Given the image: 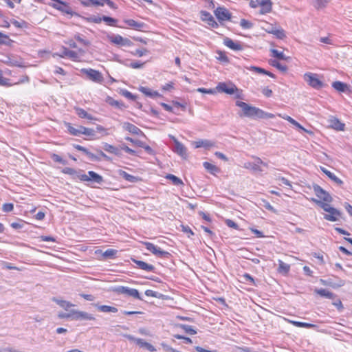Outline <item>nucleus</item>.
I'll use <instances>...</instances> for the list:
<instances>
[{"mask_svg": "<svg viewBox=\"0 0 352 352\" xmlns=\"http://www.w3.org/2000/svg\"><path fill=\"white\" fill-rule=\"evenodd\" d=\"M236 105L240 108H241L243 111V113H239V116H245L248 118H258V116H262V110L251 106L244 102L236 101Z\"/></svg>", "mask_w": 352, "mask_h": 352, "instance_id": "1", "label": "nucleus"}, {"mask_svg": "<svg viewBox=\"0 0 352 352\" xmlns=\"http://www.w3.org/2000/svg\"><path fill=\"white\" fill-rule=\"evenodd\" d=\"M318 77V74L310 72L304 74L305 81L316 89H319L324 85L323 82Z\"/></svg>", "mask_w": 352, "mask_h": 352, "instance_id": "2", "label": "nucleus"}, {"mask_svg": "<svg viewBox=\"0 0 352 352\" xmlns=\"http://www.w3.org/2000/svg\"><path fill=\"white\" fill-rule=\"evenodd\" d=\"M216 91L221 93H226L227 94H234L239 91L238 88L235 85L229 82H219L215 88Z\"/></svg>", "mask_w": 352, "mask_h": 352, "instance_id": "3", "label": "nucleus"}, {"mask_svg": "<svg viewBox=\"0 0 352 352\" xmlns=\"http://www.w3.org/2000/svg\"><path fill=\"white\" fill-rule=\"evenodd\" d=\"M81 72L86 74L87 78L97 83H102L104 78L102 74L93 69H82Z\"/></svg>", "mask_w": 352, "mask_h": 352, "instance_id": "4", "label": "nucleus"}, {"mask_svg": "<svg viewBox=\"0 0 352 352\" xmlns=\"http://www.w3.org/2000/svg\"><path fill=\"white\" fill-rule=\"evenodd\" d=\"M115 291L118 294H126L135 298L142 300L138 291L135 289L129 288L124 286H119L116 288Z\"/></svg>", "mask_w": 352, "mask_h": 352, "instance_id": "5", "label": "nucleus"}, {"mask_svg": "<svg viewBox=\"0 0 352 352\" xmlns=\"http://www.w3.org/2000/svg\"><path fill=\"white\" fill-rule=\"evenodd\" d=\"M214 14L219 21H229L231 19V13L223 7H218L214 10Z\"/></svg>", "mask_w": 352, "mask_h": 352, "instance_id": "6", "label": "nucleus"}, {"mask_svg": "<svg viewBox=\"0 0 352 352\" xmlns=\"http://www.w3.org/2000/svg\"><path fill=\"white\" fill-rule=\"evenodd\" d=\"M314 190L319 199L323 200L325 202H331V196L327 192L323 190L320 186L318 185L314 186Z\"/></svg>", "mask_w": 352, "mask_h": 352, "instance_id": "7", "label": "nucleus"}, {"mask_svg": "<svg viewBox=\"0 0 352 352\" xmlns=\"http://www.w3.org/2000/svg\"><path fill=\"white\" fill-rule=\"evenodd\" d=\"M261 164L265 165V164L259 157H256L254 162H245L243 165V167L245 168L252 170L254 172H261L263 170L260 166Z\"/></svg>", "mask_w": 352, "mask_h": 352, "instance_id": "8", "label": "nucleus"}, {"mask_svg": "<svg viewBox=\"0 0 352 352\" xmlns=\"http://www.w3.org/2000/svg\"><path fill=\"white\" fill-rule=\"evenodd\" d=\"M110 41L116 45L122 46H131L132 42L127 38H124L120 35H114L109 38Z\"/></svg>", "mask_w": 352, "mask_h": 352, "instance_id": "9", "label": "nucleus"}, {"mask_svg": "<svg viewBox=\"0 0 352 352\" xmlns=\"http://www.w3.org/2000/svg\"><path fill=\"white\" fill-rule=\"evenodd\" d=\"M258 7H261L259 13L264 14L272 11V3L271 0H258Z\"/></svg>", "mask_w": 352, "mask_h": 352, "instance_id": "10", "label": "nucleus"}, {"mask_svg": "<svg viewBox=\"0 0 352 352\" xmlns=\"http://www.w3.org/2000/svg\"><path fill=\"white\" fill-rule=\"evenodd\" d=\"M201 17L204 21L207 22V23L212 28L218 27V23L215 21L214 17L211 15L210 13L206 11H201Z\"/></svg>", "mask_w": 352, "mask_h": 352, "instance_id": "11", "label": "nucleus"}, {"mask_svg": "<svg viewBox=\"0 0 352 352\" xmlns=\"http://www.w3.org/2000/svg\"><path fill=\"white\" fill-rule=\"evenodd\" d=\"M174 152L178 154L179 156H181L184 159L187 158V149L184 146V144H182L181 142H179L178 140H175V148L173 149Z\"/></svg>", "mask_w": 352, "mask_h": 352, "instance_id": "12", "label": "nucleus"}, {"mask_svg": "<svg viewBox=\"0 0 352 352\" xmlns=\"http://www.w3.org/2000/svg\"><path fill=\"white\" fill-rule=\"evenodd\" d=\"M223 44L230 49L235 51H240L243 50V47L239 43H235L231 38L228 37L224 38Z\"/></svg>", "mask_w": 352, "mask_h": 352, "instance_id": "13", "label": "nucleus"}, {"mask_svg": "<svg viewBox=\"0 0 352 352\" xmlns=\"http://www.w3.org/2000/svg\"><path fill=\"white\" fill-rule=\"evenodd\" d=\"M341 215V213L337 209L333 208L329 212V214H324V218L326 220L331 221H336L338 220V217Z\"/></svg>", "mask_w": 352, "mask_h": 352, "instance_id": "14", "label": "nucleus"}, {"mask_svg": "<svg viewBox=\"0 0 352 352\" xmlns=\"http://www.w3.org/2000/svg\"><path fill=\"white\" fill-rule=\"evenodd\" d=\"M193 144H195V148L204 147L206 148H210L215 146L214 142L208 140H200L195 142Z\"/></svg>", "mask_w": 352, "mask_h": 352, "instance_id": "15", "label": "nucleus"}, {"mask_svg": "<svg viewBox=\"0 0 352 352\" xmlns=\"http://www.w3.org/2000/svg\"><path fill=\"white\" fill-rule=\"evenodd\" d=\"M118 174L120 177L131 183H135L141 180L139 177L131 175L122 170H119Z\"/></svg>", "mask_w": 352, "mask_h": 352, "instance_id": "16", "label": "nucleus"}, {"mask_svg": "<svg viewBox=\"0 0 352 352\" xmlns=\"http://www.w3.org/2000/svg\"><path fill=\"white\" fill-rule=\"evenodd\" d=\"M123 128L133 134L138 135L142 133V131L138 127L129 122H124Z\"/></svg>", "mask_w": 352, "mask_h": 352, "instance_id": "17", "label": "nucleus"}, {"mask_svg": "<svg viewBox=\"0 0 352 352\" xmlns=\"http://www.w3.org/2000/svg\"><path fill=\"white\" fill-rule=\"evenodd\" d=\"M133 261L142 270L147 272H153L155 269L154 266L146 263V262L133 259Z\"/></svg>", "mask_w": 352, "mask_h": 352, "instance_id": "18", "label": "nucleus"}, {"mask_svg": "<svg viewBox=\"0 0 352 352\" xmlns=\"http://www.w3.org/2000/svg\"><path fill=\"white\" fill-rule=\"evenodd\" d=\"M52 300L66 311H68L70 307L74 306L69 301L59 299L55 297L52 298Z\"/></svg>", "mask_w": 352, "mask_h": 352, "instance_id": "19", "label": "nucleus"}, {"mask_svg": "<svg viewBox=\"0 0 352 352\" xmlns=\"http://www.w3.org/2000/svg\"><path fill=\"white\" fill-rule=\"evenodd\" d=\"M321 170L332 181H333L338 185H342L343 182L336 177L333 173L328 170L324 167H320Z\"/></svg>", "mask_w": 352, "mask_h": 352, "instance_id": "20", "label": "nucleus"}, {"mask_svg": "<svg viewBox=\"0 0 352 352\" xmlns=\"http://www.w3.org/2000/svg\"><path fill=\"white\" fill-rule=\"evenodd\" d=\"M106 102L111 106L112 107H114L117 109H123L126 107L125 104L121 102V101H118V100H114L113 98L109 96L106 99Z\"/></svg>", "mask_w": 352, "mask_h": 352, "instance_id": "21", "label": "nucleus"}, {"mask_svg": "<svg viewBox=\"0 0 352 352\" xmlns=\"http://www.w3.org/2000/svg\"><path fill=\"white\" fill-rule=\"evenodd\" d=\"M135 342L140 347L145 348L146 349H147L148 351H149L151 352H153V351H156L155 348L152 344H151L148 342H145L143 339L138 338V339L135 340Z\"/></svg>", "mask_w": 352, "mask_h": 352, "instance_id": "22", "label": "nucleus"}, {"mask_svg": "<svg viewBox=\"0 0 352 352\" xmlns=\"http://www.w3.org/2000/svg\"><path fill=\"white\" fill-rule=\"evenodd\" d=\"M60 57L67 56L74 60H77L78 58V55L77 52L72 51V50H69L66 47H63V54L61 55H60Z\"/></svg>", "mask_w": 352, "mask_h": 352, "instance_id": "23", "label": "nucleus"}, {"mask_svg": "<svg viewBox=\"0 0 352 352\" xmlns=\"http://www.w3.org/2000/svg\"><path fill=\"white\" fill-rule=\"evenodd\" d=\"M314 292L320 296L329 299H333L335 296L332 292L325 289H316Z\"/></svg>", "mask_w": 352, "mask_h": 352, "instance_id": "24", "label": "nucleus"}, {"mask_svg": "<svg viewBox=\"0 0 352 352\" xmlns=\"http://www.w3.org/2000/svg\"><path fill=\"white\" fill-rule=\"evenodd\" d=\"M95 317L87 312L78 311L77 313L76 320H94Z\"/></svg>", "mask_w": 352, "mask_h": 352, "instance_id": "25", "label": "nucleus"}, {"mask_svg": "<svg viewBox=\"0 0 352 352\" xmlns=\"http://www.w3.org/2000/svg\"><path fill=\"white\" fill-rule=\"evenodd\" d=\"M74 146L78 151H82L89 159L94 160H98V158L94 154L89 152L86 148L78 144L74 145Z\"/></svg>", "mask_w": 352, "mask_h": 352, "instance_id": "26", "label": "nucleus"}, {"mask_svg": "<svg viewBox=\"0 0 352 352\" xmlns=\"http://www.w3.org/2000/svg\"><path fill=\"white\" fill-rule=\"evenodd\" d=\"M331 126L338 131H343L344 124L342 123L338 119L333 118L330 120Z\"/></svg>", "mask_w": 352, "mask_h": 352, "instance_id": "27", "label": "nucleus"}, {"mask_svg": "<svg viewBox=\"0 0 352 352\" xmlns=\"http://www.w3.org/2000/svg\"><path fill=\"white\" fill-rule=\"evenodd\" d=\"M95 307H97L98 310H99L101 312L116 313L118 311V309L116 307L109 305H99L96 304Z\"/></svg>", "mask_w": 352, "mask_h": 352, "instance_id": "28", "label": "nucleus"}, {"mask_svg": "<svg viewBox=\"0 0 352 352\" xmlns=\"http://www.w3.org/2000/svg\"><path fill=\"white\" fill-rule=\"evenodd\" d=\"M98 252L101 253L104 258H115L118 251L114 249H108L104 252H102L101 250L96 252V253Z\"/></svg>", "mask_w": 352, "mask_h": 352, "instance_id": "29", "label": "nucleus"}, {"mask_svg": "<svg viewBox=\"0 0 352 352\" xmlns=\"http://www.w3.org/2000/svg\"><path fill=\"white\" fill-rule=\"evenodd\" d=\"M332 87L337 91L341 92H345L347 90L348 86L346 84L340 81L333 82L332 84Z\"/></svg>", "mask_w": 352, "mask_h": 352, "instance_id": "30", "label": "nucleus"}, {"mask_svg": "<svg viewBox=\"0 0 352 352\" xmlns=\"http://www.w3.org/2000/svg\"><path fill=\"white\" fill-rule=\"evenodd\" d=\"M77 115L81 118H87L88 120H94L93 116L89 114L86 111L81 108H75Z\"/></svg>", "mask_w": 352, "mask_h": 352, "instance_id": "31", "label": "nucleus"}, {"mask_svg": "<svg viewBox=\"0 0 352 352\" xmlns=\"http://www.w3.org/2000/svg\"><path fill=\"white\" fill-rule=\"evenodd\" d=\"M204 167L209 171L211 174L214 175L215 173L219 172V168L214 164H212L208 162H205L203 164Z\"/></svg>", "mask_w": 352, "mask_h": 352, "instance_id": "32", "label": "nucleus"}, {"mask_svg": "<svg viewBox=\"0 0 352 352\" xmlns=\"http://www.w3.org/2000/svg\"><path fill=\"white\" fill-rule=\"evenodd\" d=\"M125 23L133 28L135 30H140L144 26L143 23H138L133 19H127L124 21Z\"/></svg>", "mask_w": 352, "mask_h": 352, "instance_id": "33", "label": "nucleus"}, {"mask_svg": "<svg viewBox=\"0 0 352 352\" xmlns=\"http://www.w3.org/2000/svg\"><path fill=\"white\" fill-rule=\"evenodd\" d=\"M88 176L90 178V181H94L98 184H100L103 179L102 177L94 171H89Z\"/></svg>", "mask_w": 352, "mask_h": 352, "instance_id": "34", "label": "nucleus"}, {"mask_svg": "<svg viewBox=\"0 0 352 352\" xmlns=\"http://www.w3.org/2000/svg\"><path fill=\"white\" fill-rule=\"evenodd\" d=\"M12 43L13 41L11 40L8 35L0 32V45L10 46Z\"/></svg>", "mask_w": 352, "mask_h": 352, "instance_id": "35", "label": "nucleus"}, {"mask_svg": "<svg viewBox=\"0 0 352 352\" xmlns=\"http://www.w3.org/2000/svg\"><path fill=\"white\" fill-rule=\"evenodd\" d=\"M103 148L104 151H106L109 153H113L116 155H120V151L118 148H117L115 146H113L111 144H109L107 143L104 144Z\"/></svg>", "mask_w": 352, "mask_h": 352, "instance_id": "36", "label": "nucleus"}, {"mask_svg": "<svg viewBox=\"0 0 352 352\" xmlns=\"http://www.w3.org/2000/svg\"><path fill=\"white\" fill-rule=\"evenodd\" d=\"M166 178L170 180L172 183L175 186L184 185V183L181 179L172 174H168Z\"/></svg>", "mask_w": 352, "mask_h": 352, "instance_id": "37", "label": "nucleus"}, {"mask_svg": "<svg viewBox=\"0 0 352 352\" xmlns=\"http://www.w3.org/2000/svg\"><path fill=\"white\" fill-rule=\"evenodd\" d=\"M278 263H279V267L278 269V272L282 273V274H287L290 269L289 265L283 262L280 260L278 261Z\"/></svg>", "mask_w": 352, "mask_h": 352, "instance_id": "38", "label": "nucleus"}, {"mask_svg": "<svg viewBox=\"0 0 352 352\" xmlns=\"http://www.w3.org/2000/svg\"><path fill=\"white\" fill-rule=\"evenodd\" d=\"M81 134L85 135L89 137H94L96 132L93 129L86 128L80 126Z\"/></svg>", "mask_w": 352, "mask_h": 352, "instance_id": "39", "label": "nucleus"}, {"mask_svg": "<svg viewBox=\"0 0 352 352\" xmlns=\"http://www.w3.org/2000/svg\"><path fill=\"white\" fill-rule=\"evenodd\" d=\"M289 322L292 324H293L294 326L298 327H306V328H313L315 327V325L310 323H306V322H298V321H294V320H289Z\"/></svg>", "mask_w": 352, "mask_h": 352, "instance_id": "40", "label": "nucleus"}, {"mask_svg": "<svg viewBox=\"0 0 352 352\" xmlns=\"http://www.w3.org/2000/svg\"><path fill=\"white\" fill-rule=\"evenodd\" d=\"M142 243L145 245L146 248L151 252L153 254L156 255L160 248H157L154 244L150 242H142Z\"/></svg>", "mask_w": 352, "mask_h": 352, "instance_id": "41", "label": "nucleus"}, {"mask_svg": "<svg viewBox=\"0 0 352 352\" xmlns=\"http://www.w3.org/2000/svg\"><path fill=\"white\" fill-rule=\"evenodd\" d=\"M2 61L9 66L22 67V65L19 64L16 60H14L9 56H6L4 60H2Z\"/></svg>", "mask_w": 352, "mask_h": 352, "instance_id": "42", "label": "nucleus"}, {"mask_svg": "<svg viewBox=\"0 0 352 352\" xmlns=\"http://www.w3.org/2000/svg\"><path fill=\"white\" fill-rule=\"evenodd\" d=\"M330 0H314V6L316 8L320 9L326 6Z\"/></svg>", "mask_w": 352, "mask_h": 352, "instance_id": "43", "label": "nucleus"}, {"mask_svg": "<svg viewBox=\"0 0 352 352\" xmlns=\"http://www.w3.org/2000/svg\"><path fill=\"white\" fill-rule=\"evenodd\" d=\"M67 129H68L69 132L72 135L78 136V135H80L81 134L80 126L78 129H76V128L73 127L69 123L67 124Z\"/></svg>", "mask_w": 352, "mask_h": 352, "instance_id": "44", "label": "nucleus"}, {"mask_svg": "<svg viewBox=\"0 0 352 352\" xmlns=\"http://www.w3.org/2000/svg\"><path fill=\"white\" fill-rule=\"evenodd\" d=\"M270 33L275 35L278 38L283 39L286 35L283 29H278L276 31H269Z\"/></svg>", "mask_w": 352, "mask_h": 352, "instance_id": "45", "label": "nucleus"}, {"mask_svg": "<svg viewBox=\"0 0 352 352\" xmlns=\"http://www.w3.org/2000/svg\"><path fill=\"white\" fill-rule=\"evenodd\" d=\"M271 52L273 54V56H274L278 59H280V60H286L287 59L286 56H285V54H283V52H279L278 50H275V49L271 50Z\"/></svg>", "mask_w": 352, "mask_h": 352, "instance_id": "46", "label": "nucleus"}, {"mask_svg": "<svg viewBox=\"0 0 352 352\" xmlns=\"http://www.w3.org/2000/svg\"><path fill=\"white\" fill-rule=\"evenodd\" d=\"M145 294L147 296H151V297H155V298H162L164 296L163 294L158 293L157 292L151 290V289L146 290Z\"/></svg>", "mask_w": 352, "mask_h": 352, "instance_id": "47", "label": "nucleus"}, {"mask_svg": "<svg viewBox=\"0 0 352 352\" xmlns=\"http://www.w3.org/2000/svg\"><path fill=\"white\" fill-rule=\"evenodd\" d=\"M181 328H182L186 333L190 335H195L197 333V331L190 325L182 324Z\"/></svg>", "mask_w": 352, "mask_h": 352, "instance_id": "48", "label": "nucleus"}, {"mask_svg": "<svg viewBox=\"0 0 352 352\" xmlns=\"http://www.w3.org/2000/svg\"><path fill=\"white\" fill-rule=\"evenodd\" d=\"M271 65L282 72H286L287 69V66L280 64L275 60L271 61Z\"/></svg>", "mask_w": 352, "mask_h": 352, "instance_id": "49", "label": "nucleus"}, {"mask_svg": "<svg viewBox=\"0 0 352 352\" xmlns=\"http://www.w3.org/2000/svg\"><path fill=\"white\" fill-rule=\"evenodd\" d=\"M102 21H104L107 25L111 26H116L117 20L110 16H103Z\"/></svg>", "mask_w": 352, "mask_h": 352, "instance_id": "50", "label": "nucleus"}, {"mask_svg": "<svg viewBox=\"0 0 352 352\" xmlns=\"http://www.w3.org/2000/svg\"><path fill=\"white\" fill-rule=\"evenodd\" d=\"M315 201L316 203H318L319 204V206L326 212H329L331 209L333 208V207H331L329 204H327L328 202L327 203H324V202H322L320 201H317V200H315Z\"/></svg>", "mask_w": 352, "mask_h": 352, "instance_id": "51", "label": "nucleus"}, {"mask_svg": "<svg viewBox=\"0 0 352 352\" xmlns=\"http://www.w3.org/2000/svg\"><path fill=\"white\" fill-rule=\"evenodd\" d=\"M240 25L243 29H250L251 28H252L253 24L250 21H248L246 19H243L240 21Z\"/></svg>", "mask_w": 352, "mask_h": 352, "instance_id": "52", "label": "nucleus"}, {"mask_svg": "<svg viewBox=\"0 0 352 352\" xmlns=\"http://www.w3.org/2000/svg\"><path fill=\"white\" fill-rule=\"evenodd\" d=\"M126 140L134 144L135 145H136L138 146H140V147L144 146V142H143L141 140H133V138H129V137L126 138Z\"/></svg>", "mask_w": 352, "mask_h": 352, "instance_id": "53", "label": "nucleus"}, {"mask_svg": "<svg viewBox=\"0 0 352 352\" xmlns=\"http://www.w3.org/2000/svg\"><path fill=\"white\" fill-rule=\"evenodd\" d=\"M226 226L235 230H239V226L231 219H226L225 221Z\"/></svg>", "mask_w": 352, "mask_h": 352, "instance_id": "54", "label": "nucleus"}, {"mask_svg": "<svg viewBox=\"0 0 352 352\" xmlns=\"http://www.w3.org/2000/svg\"><path fill=\"white\" fill-rule=\"evenodd\" d=\"M170 254L166 251L162 250L160 248H159L156 256L161 257V258H168Z\"/></svg>", "mask_w": 352, "mask_h": 352, "instance_id": "55", "label": "nucleus"}, {"mask_svg": "<svg viewBox=\"0 0 352 352\" xmlns=\"http://www.w3.org/2000/svg\"><path fill=\"white\" fill-rule=\"evenodd\" d=\"M52 158L53 159V160L54 162H59V163H61L63 164H67V162L65 160H64L60 156H59L58 155H56V154H53L52 156Z\"/></svg>", "mask_w": 352, "mask_h": 352, "instance_id": "56", "label": "nucleus"}, {"mask_svg": "<svg viewBox=\"0 0 352 352\" xmlns=\"http://www.w3.org/2000/svg\"><path fill=\"white\" fill-rule=\"evenodd\" d=\"M8 79L4 78L2 75V72L0 70V85L10 86L11 84L8 82Z\"/></svg>", "mask_w": 352, "mask_h": 352, "instance_id": "57", "label": "nucleus"}, {"mask_svg": "<svg viewBox=\"0 0 352 352\" xmlns=\"http://www.w3.org/2000/svg\"><path fill=\"white\" fill-rule=\"evenodd\" d=\"M14 208V205L12 204H4L2 207V210L3 212H11Z\"/></svg>", "mask_w": 352, "mask_h": 352, "instance_id": "58", "label": "nucleus"}, {"mask_svg": "<svg viewBox=\"0 0 352 352\" xmlns=\"http://www.w3.org/2000/svg\"><path fill=\"white\" fill-rule=\"evenodd\" d=\"M248 69L250 70H251V71L255 72L258 73V74H265L266 73V70L265 69H264L263 68H261V67H255V66H252V67H250Z\"/></svg>", "mask_w": 352, "mask_h": 352, "instance_id": "59", "label": "nucleus"}, {"mask_svg": "<svg viewBox=\"0 0 352 352\" xmlns=\"http://www.w3.org/2000/svg\"><path fill=\"white\" fill-rule=\"evenodd\" d=\"M62 172L65 174H67V175H74L76 173V171L74 168H69V167L64 168L62 170Z\"/></svg>", "mask_w": 352, "mask_h": 352, "instance_id": "60", "label": "nucleus"}, {"mask_svg": "<svg viewBox=\"0 0 352 352\" xmlns=\"http://www.w3.org/2000/svg\"><path fill=\"white\" fill-rule=\"evenodd\" d=\"M263 206L268 210L272 211V212L276 213V209L267 201L263 200Z\"/></svg>", "mask_w": 352, "mask_h": 352, "instance_id": "61", "label": "nucleus"}, {"mask_svg": "<svg viewBox=\"0 0 352 352\" xmlns=\"http://www.w3.org/2000/svg\"><path fill=\"white\" fill-rule=\"evenodd\" d=\"M69 312L67 314H69V318H72V320H76L77 313H78V310L76 309H69Z\"/></svg>", "mask_w": 352, "mask_h": 352, "instance_id": "62", "label": "nucleus"}, {"mask_svg": "<svg viewBox=\"0 0 352 352\" xmlns=\"http://www.w3.org/2000/svg\"><path fill=\"white\" fill-rule=\"evenodd\" d=\"M197 91L198 92H201V93H204V94H214L216 93V90L215 89H205V88H198L197 89Z\"/></svg>", "mask_w": 352, "mask_h": 352, "instance_id": "63", "label": "nucleus"}, {"mask_svg": "<svg viewBox=\"0 0 352 352\" xmlns=\"http://www.w3.org/2000/svg\"><path fill=\"white\" fill-rule=\"evenodd\" d=\"M147 53H148V50L146 49H141V50H136L135 52L133 53V54L135 56H138L139 57H141Z\"/></svg>", "mask_w": 352, "mask_h": 352, "instance_id": "64", "label": "nucleus"}]
</instances>
